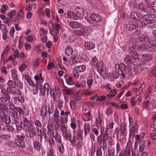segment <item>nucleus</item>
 <instances>
[{"label":"nucleus","mask_w":156,"mask_h":156,"mask_svg":"<svg viewBox=\"0 0 156 156\" xmlns=\"http://www.w3.org/2000/svg\"><path fill=\"white\" fill-rule=\"evenodd\" d=\"M62 135L63 137L67 140H70L72 144L75 145L76 143V140H82V136L81 133H79L77 131L74 130L73 132V139L71 140V134L70 132L67 130L62 133Z\"/></svg>","instance_id":"nucleus-1"},{"label":"nucleus","mask_w":156,"mask_h":156,"mask_svg":"<svg viewBox=\"0 0 156 156\" xmlns=\"http://www.w3.org/2000/svg\"><path fill=\"white\" fill-rule=\"evenodd\" d=\"M85 18L91 26L95 27L98 26L102 20L99 16L95 14H90L89 17L85 16Z\"/></svg>","instance_id":"nucleus-2"},{"label":"nucleus","mask_w":156,"mask_h":156,"mask_svg":"<svg viewBox=\"0 0 156 156\" xmlns=\"http://www.w3.org/2000/svg\"><path fill=\"white\" fill-rule=\"evenodd\" d=\"M80 30H76L74 31V33L79 36H88L92 33V29L89 27H87L82 25Z\"/></svg>","instance_id":"nucleus-3"},{"label":"nucleus","mask_w":156,"mask_h":156,"mask_svg":"<svg viewBox=\"0 0 156 156\" xmlns=\"http://www.w3.org/2000/svg\"><path fill=\"white\" fill-rule=\"evenodd\" d=\"M135 54V57H134L133 55L130 57L129 55H127L124 58L125 62L127 64H133L134 65L136 66H139L140 65L141 63L139 61L138 55L136 53Z\"/></svg>","instance_id":"nucleus-4"},{"label":"nucleus","mask_w":156,"mask_h":156,"mask_svg":"<svg viewBox=\"0 0 156 156\" xmlns=\"http://www.w3.org/2000/svg\"><path fill=\"white\" fill-rule=\"evenodd\" d=\"M1 92L2 96L0 98V101L3 103L7 105L10 102V96L7 94L6 90L5 89H2Z\"/></svg>","instance_id":"nucleus-5"},{"label":"nucleus","mask_w":156,"mask_h":156,"mask_svg":"<svg viewBox=\"0 0 156 156\" xmlns=\"http://www.w3.org/2000/svg\"><path fill=\"white\" fill-rule=\"evenodd\" d=\"M146 26V24L141 21H139L138 22L134 21L132 24H129L127 27L130 30L135 29L138 27H144Z\"/></svg>","instance_id":"nucleus-6"},{"label":"nucleus","mask_w":156,"mask_h":156,"mask_svg":"<svg viewBox=\"0 0 156 156\" xmlns=\"http://www.w3.org/2000/svg\"><path fill=\"white\" fill-rule=\"evenodd\" d=\"M34 125L33 123L30 122V123L26 126L28 131L27 136L30 138L33 137L36 134L35 131V128L34 127Z\"/></svg>","instance_id":"nucleus-7"},{"label":"nucleus","mask_w":156,"mask_h":156,"mask_svg":"<svg viewBox=\"0 0 156 156\" xmlns=\"http://www.w3.org/2000/svg\"><path fill=\"white\" fill-rule=\"evenodd\" d=\"M139 143V151L140 152H142L147 149L151 142L149 140H146L141 141Z\"/></svg>","instance_id":"nucleus-8"},{"label":"nucleus","mask_w":156,"mask_h":156,"mask_svg":"<svg viewBox=\"0 0 156 156\" xmlns=\"http://www.w3.org/2000/svg\"><path fill=\"white\" fill-rule=\"evenodd\" d=\"M59 112L57 108L55 109L52 118V122L56 125H58L60 122V116L59 115Z\"/></svg>","instance_id":"nucleus-9"},{"label":"nucleus","mask_w":156,"mask_h":156,"mask_svg":"<svg viewBox=\"0 0 156 156\" xmlns=\"http://www.w3.org/2000/svg\"><path fill=\"white\" fill-rule=\"evenodd\" d=\"M143 18L148 24L152 23L156 20V17L153 14H146L143 16Z\"/></svg>","instance_id":"nucleus-10"},{"label":"nucleus","mask_w":156,"mask_h":156,"mask_svg":"<svg viewBox=\"0 0 156 156\" xmlns=\"http://www.w3.org/2000/svg\"><path fill=\"white\" fill-rule=\"evenodd\" d=\"M25 17V13L23 10L20 8L18 10L17 13V16L15 21L19 23L20 21L23 20Z\"/></svg>","instance_id":"nucleus-11"},{"label":"nucleus","mask_w":156,"mask_h":156,"mask_svg":"<svg viewBox=\"0 0 156 156\" xmlns=\"http://www.w3.org/2000/svg\"><path fill=\"white\" fill-rule=\"evenodd\" d=\"M48 26L49 29V31L53 37V41L54 42H56L58 41V37L56 35H55L54 33V25L52 22L50 21L48 24Z\"/></svg>","instance_id":"nucleus-12"},{"label":"nucleus","mask_w":156,"mask_h":156,"mask_svg":"<svg viewBox=\"0 0 156 156\" xmlns=\"http://www.w3.org/2000/svg\"><path fill=\"white\" fill-rule=\"evenodd\" d=\"M51 96L53 97L54 100L56 99V94H60V91L58 87H55V90L53 89H51L49 91Z\"/></svg>","instance_id":"nucleus-13"},{"label":"nucleus","mask_w":156,"mask_h":156,"mask_svg":"<svg viewBox=\"0 0 156 156\" xmlns=\"http://www.w3.org/2000/svg\"><path fill=\"white\" fill-rule=\"evenodd\" d=\"M127 129L126 125L125 123H123L120 125V133L122 136H125L127 134Z\"/></svg>","instance_id":"nucleus-14"},{"label":"nucleus","mask_w":156,"mask_h":156,"mask_svg":"<svg viewBox=\"0 0 156 156\" xmlns=\"http://www.w3.org/2000/svg\"><path fill=\"white\" fill-rule=\"evenodd\" d=\"M137 124L136 123H135L134 125L132 126L131 128L129 129V136H131L133 135L135 133H137Z\"/></svg>","instance_id":"nucleus-15"},{"label":"nucleus","mask_w":156,"mask_h":156,"mask_svg":"<svg viewBox=\"0 0 156 156\" xmlns=\"http://www.w3.org/2000/svg\"><path fill=\"white\" fill-rule=\"evenodd\" d=\"M138 9L142 11L147 12L149 11L150 9V8L148 6H147L144 3L140 4L138 6Z\"/></svg>","instance_id":"nucleus-16"},{"label":"nucleus","mask_w":156,"mask_h":156,"mask_svg":"<svg viewBox=\"0 0 156 156\" xmlns=\"http://www.w3.org/2000/svg\"><path fill=\"white\" fill-rule=\"evenodd\" d=\"M69 25L73 28L78 29L80 28L82 24L77 21H72L70 22Z\"/></svg>","instance_id":"nucleus-17"},{"label":"nucleus","mask_w":156,"mask_h":156,"mask_svg":"<svg viewBox=\"0 0 156 156\" xmlns=\"http://www.w3.org/2000/svg\"><path fill=\"white\" fill-rule=\"evenodd\" d=\"M85 46L86 48L88 50H91L94 48L95 44L90 41H86L85 42Z\"/></svg>","instance_id":"nucleus-18"},{"label":"nucleus","mask_w":156,"mask_h":156,"mask_svg":"<svg viewBox=\"0 0 156 156\" xmlns=\"http://www.w3.org/2000/svg\"><path fill=\"white\" fill-rule=\"evenodd\" d=\"M14 102L16 103H23L25 101V98L22 96H16L13 98Z\"/></svg>","instance_id":"nucleus-19"},{"label":"nucleus","mask_w":156,"mask_h":156,"mask_svg":"<svg viewBox=\"0 0 156 156\" xmlns=\"http://www.w3.org/2000/svg\"><path fill=\"white\" fill-rule=\"evenodd\" d=\"M34 149L38 152H40L42 147L41 144L38 141H35L33 143Z\"/></svg>","instance_id":"nucleus-20"},{"label":"nucleus","mask_w":156,"mask_h":156,"mask_svg":"<svg viewBox=\"0 0 156 156\" xmlns=\"http://www.w3.org/2000/svg\"><path fill=\"white\" fill-rule=\"evenodd\" d=\"M67 14V18L76 20L78 19V17L76 16L75 14L70 11H68Z\"/></svg>","instance_id":"nucleus-21"},{"label":"nucleus","mask_w":156,"mask_h":156,"mask_svg":"<svg viewBox=\"0 0 156 156\" xmlns=\"http://www.w3.org/2000/svg\"><path fill=\"white\" fill-rule=\"evenodd\" d=\"M83 119L86 121H88L91 119L92 117L91 115L90 112L87 113H83L82 115Z\"/></svg>","instance_id":"nucleus-22"},{"label":"nucleus","mask_w":156,"mask_h":156,"mask_svg":"<svg viewBox=\"0 0 156 156\" xmlns=\"http://www.w3.org/2000/svg\"><path fill=\"white\" fill-rule=\"evenodd\" d=\"M15 143L19 147L23 148L25 147L24 143L20 137L17 138L15 140Z\"/></svg>","instance_id":"nucleus-23"},{"label":"nucleus","mask_w":156,"mask_h":156,"mask_svg":"<svg viewBox=\"0 0 156 156\" xmlns=\"http://www.w3.org/2000/svg\"><path fill=\"white\" fill-rule=\"evenodd\" d=\"M70 114V112L66 111L65 112V115H66L64 116V118L61 117H60V122L61 123H66L68 120V115Z\"/></svg>","instance_id":"nucleus-24"},{"label":"nucleus","mask_w":156,"mask_h":156,"mask_svg":"<svg viewBox=\"0 0 156 156\" xmlns=\"http://www.w3.org/2000/svg\"><path fill=\"white\" fill-rule=\"evenodd\" d=\"M74 68L79 73L83 72L86 69V67L84 65L76 66Z\"/></svg>","instance_id":"nucleus-25"},{"label":"nucleus","mask_w":156,"mask_h":156,"mask_svg":"<svg viewBox=\"0 0 156 156\" xmlns=\"http://www.w3.org/2000/svg\"><path fill=\"white\" fill-rule=\"evenodd\" d=\"M83 129H84V135L85 136L89 133L90 131V125L89 123H86L84 126Z\"/></svg>","instance_id":"nucleus-26"},{"label":"nucleus","mask_w":156,"mask_h":156,"mask_svg":"<svg viewBox=\"0 0 156 156\" xmlns=\"http://www.w3.org/2000/svg\"><path fill=\"white\" fill-rule=\"evenodd\" d=\"M73 50L71 47L67 46L65 49V52L66 55L69 56L73 53Z\"/></svg>","instance_id":"nucleus-27"},{"label":"nucleus","mask_w":156,"mask_h":156,"mask_svg":"<svg viewBox=\"0 0 156 156\" xmlns=\"http://www.w3.org/2000/svg\"><path fill=\"white\" fill-rule=\"evenodd\" d=\"M142 57L144 60L147 62H150L152 58V55L147 53L142 55Z\"/></svg>","instance_id":"nucleus-28"},{"label":"nucleus","mask_w":156,"mask_h":156,"mask_svg":"<svg viewBox=\"0 0 156 156\" xmlns=\"http://www.w3.org/2000/svg\"><path fill=\"white\" fill-rule=\"evenodd\" d=\"M96 122L97 126L98 127H101L102 126L104 125L102 119L100 116H99L96 119Z\"/></svg>","instance_id":"nucleus-29"},{"label":"nucleus","mask_w":156,"mask_h":156,"mask_svg":"<svg viewBox=\"0 0 156 156\" xmlns=\"http://www.w3.org/2000/svg\"><path fill=\"white\" fill-rule=\"evenodd\" d=\"M66 81L67 83L69 85H72L74 83L73 80V78L70 76L68 75H67L65 76Z\"/></svg>","instance_id":"nucleus-30"},{"label":"nucleus","mask_w":156,"mask_h":156,"mask_svg":"<svg viewBox=\"0 0 156 156\" xmlns=\"http://www.w3.org/2000/svg\"><path fill=\"white\" fill-rule=\"evenodd\" d=\"M71 123L70 124L71 127L73 130L75 129L76 127V119L74 118L71 119Z\"/></svg>","instance_id":"nucleus-31"},{"label":"nucleus","mask_w":156,"mask_h":156,"mask_svg":"<svg viewBox=\"0 0 156 156\" xmlns=\"http://www.w3.org/2000/svg\"><path fill=\"white\" fill-rule=\"evenodd\" d=\"M34 78L36 81H40L42 83H43L44 78L42 76V73H40L36 75L34 77Z\"/></svg>","instance_id":"nucleus-32"},{"label":"nucleus","mask_w":156,"mask_h":156,"mask_svg":"<svg viewBox=\"0 0 156 156\" xmlns=\"http://www.w3.org/2000/svg\"><path fill=\"white\" fill-rule=\"evenodd\" d=\"M145 136L144 133L142 132L140 133L139 135H135V139L137 142H138L140 141L141 140L143 139L144 138Z\"/></svg>","instance_id":"nucleus-33"},{"label":"nucleus","mask_w":156,"mask_h":156,"mask_svg":"<svg viewBox=\"0 0 156 156\" xmlns=\"http://www.w3.org/2000/svg\"><path fill=\"white\" fill-rule=\"evenodd\" d=\"M7 85L8 86L7 88H15L16 87L15 82L12 80H9L7 83Z\"/></svg>","instance_id":"nucleus-34"},{"label":"nucleus","mask_w":156,"mask_h":156,"mask_svg":"<svg viewBox=\"0 0 156 156\" xmlns=\"http://www.w3.org/2000/svg\"><path fill=\"white\" fill-rule=\"evenodd\" d=\"M13 88H7V92L10 93L12 94H21V92L20 90H18L19 93L18 92L16 93L15 90H13Z\"/></svg>","instance_id":"nucleus-35"},{"label":"nucleus","mask_w":156,"mask_h":156,"mask_svg":"<svg viewBox=\"0 0 156 156\" xmlns=\"http://www.w3.org/2000/svg\"><path fill=\"white\" fill-rule=\"evenodd\" d=\"M53 136L57 142L59 144L62 143V139L61 136L58 135L57 132L56 131L55 134Z\"/></svg>","instance_id":"nucleus-36"},{"label":"nucleus","mask_w":156,"mask_h":156,"mask_svg":"<svg viewBox=\"0 0 156 156\" xmlns=\"http://www.w3.org/2000/svg\"><path fill=\"white\" fill-rule=\"evenodd\" d=\"M63 63L64 65L67 66H69L71 64V61L68 59L66 57H63L62 58Z\"/></svg>","instance_id":"nucleus-37"},{"label":"nucleus","mask_w":156,"mask_h":156,"mask_svg":"<svg viewBox=\"0 0 156 156\" xmlns=\"http://www.w3.org/2000/svg\"><path fill=\"white\" fill-rule=\"evenodd\" d=\"M76 12L80 14L82 16L85 15L86 11L80 7H78L76 9Z\"/></svg>","instance_id":"nucleus-38"},{"label":"nucleus","mask_w":156,"mask_h":156,"mask_svg":"<svg viewBox=\"0 0 156 156\" xmlns=\"http://www.w3.org/2000/svg\"><path fill=\"white\" fill-rule=\"evenodd\" d=\"M36 40V38L35 36L30 35L26 37V41L29 42L34 41Z\"/></svg>","instance_id":"nucleus-39"},{"label":"nucleus","mask_w":156,"mask_h":156,"mask_svg":"<svg viewBox=\"0 0 156 156\" xmlns=\"http://www.w3.org/2000/svg\"><path fill=\"white\" fill-rule=\"evenodd\" d=\"M78 102V100L77 99H75L73 100H72L70 103V108L72 109H74L76 105V104Z\"/></svg>","instance_id":"nucleus-40"},{"label":"nucleus","mask_w":156,"mask_h":156,"mask_svg":"<svg viewBox=\"0 0 156 156\" xmlns=\"http://www.w3.org/2000/svg\"><path fill=\"white\" fill-rule=\"evenodd\" d=\"M34 123L36 126V129L38 132L39 131L40 132H41V130H40L39 128H41L42 127V124L41 122L38 120H36L35 121Z\"/></svg>","instance_id":"nucleus-41"},{"label":"nucleus","mask_w":156,"mask_h":156,"mask_svg":"<svg viewBox=\"0 0 156 156\" xmlns=\"http://www.w3.org/2000/svg\"><path fill=\"white\" fill-rule=\"evenodd\" d=\"M48 129V134L50 135H54V129L53 127L51 125H49L47 126Z\"/></svg>","instance_id":"nucleus-42"},{"label":"nucleus","mask_w":156,"mask_h":156,"mask_svg":"<svg viewBox=\"0 0 156 156\" xmlns=\"http://www.w3.org/2000/svg\"><path fill=\"white\" fill-rule=\"evenodd\" d=\"M71 59L72 63L75 65H76L80 62V60L79 58L76 56H72L71 57Z\"/></svg>","instance_id":"nucleus-43"},{"label":"nucleus","mask_w":156,"mask_h":156,"mask_svg":"<svg viewBox=\"0 0 156 156\" xmlns=\"http://www.w3.org/2000/svg\"><path fill=\"white\" fill-rule=\"evenodd\" d=\"M103 62L102 61H100L98 62V64L95 66L97 68L98 72L102 70L103 68Z\"/></svg>","instance_id":"nucleus-44"},{"label":"nucleus","mask_w":156,"mask_h":156,"mask_svg":"<svg viewBox=\"0 0 156 156\" xmlns=\"http://www.w3.org/2000/svg\"><path fill=\"white\" fill-rule=\"evenodd\" d=\"M8 6L6 5H2L1 6V13L5 14L6 11L8 10Z\"/></svg>","instance_id":"nucleus-45"},{"label":"nucleus","mask_w":156,"mask_h":156,"mask_svg":"<svg viewBox=\"0 0 156 156\" xmlns=\"http://www.w3.org/2000/svg\"><path fill=\"white\" fill-rule=\"evenodd\" d=\"M116 67H118V69L121 71L124 70L126 67V66L122 63H121L119 64H116L115 65Z\"/></svg>","instance_id":"nucleus-46"},{"label":"nucleus","mask_w":156,"mask_h":156,"mask_svg":"<svg viewBox=\"0 0 156 156\" xmlns=\"http://www.w3.org/2000/svg\"><path fill=\"white\" fill-rule=\"evenodd\" d=\"M119 128L118 127H116L114 131V133L113 134V137L114 138L116 137L117 140L118 139L119 136Z\"/></svg>","instance_id":"nucleus-47"},{"label":"nucleus","mask_w":156,"mask_h":156,"mask_svg":"<svg viewBox=\"0 0 156 156\" xmlns=\"http://www.w3.org/2000/svg\"><path fill=\"white\" fill-rule=\"evenodd\" d=\"M140 14L136 12H132L130 14L131 18L133 19H136L140 16Z\"/></svg>","instance_id":"nucleus-48"},{"label":"nucleus","mask_w":156,"mask_h":156,"mask_svg":"<svg viewBox=\"0 0 156 156\" xmlns=\"http://www.w3.org/2000/svg\"><path fill=\"white\" fill-rule=\"evenodd\" d=\"M125 72L128 75L130 74L131 73V67L129 65L126 66L125 68L124 69Z\"/></svg>","instance_id":"nucleus-49"},{"label":"nucleus","mask_w":156,"mask_h":156,"mask_svg":"<svg viewBox=\"0 0 156 156\" xmlns=\"http://www.w3.org/2000/svg\"><path fill=\"white\" fill-rule=\"evenodd\" d=\"M16 11L15 10H12L8 13V16L9 18H12L15 16Z\"/></svg>","instance_id":"nucleus-50"},{"label":"nucleus","mask_w":156,"mask_h":156,"mask_svg":"<svg viewBox=\"0 0 156 156\" xmlns=\"http://www.w3.org/2000/svg\"><path fill=\"white\" fill-rule=\"evenodd\" d=\"M11 73L13 79L16 80L17 79V74L15 70H12L11 71Z\"/></svg>","instance_id":"nucleus-51"},{"label":"nucleus","mask_w":156,"mask_h":156,"mask_svg":"<svg viewBox=\"0 0 156 156\" xmlns=\"http://www.w3.org/2000/svg\"><path fill=\"white\" fill-rule=\"evenodd\" d=\"M54 32H55L56 34H58L59 33V30L60 28V25L58 23H56L55 27L54 26Z\"/></svg>","instance_id":"nucleus-52"},{"label":"nucleus","mask_w":156,"mask_h":156,"mask_svg":"<svg viewBox=\"0 0 156 156\" xmlns=\"http://www.w3.org/2000/svg\"><path fill=\"white\" fill-rule=\"evenodd\" d=\"M58 150L60 153L61 154L63 153L64 151V147L63 144L61 143L59 144L58 145Z\"/></svg>","instance_id":"nucleus-53"},{"label":"nucleus","mask_w":156,"mask_h":156,"mask_svg":"<svg viewBox=\"0 0 156 156\" xmlns=\"http://www.w3.org/2000/svg\"><path fill=\"white\" fill-rule=\"evenodd\" d=\"M44 87L45 90H46L47 95H48L49 94V90L50 91L51 89L50 85L48 83H46L44 84Z\"/></svg>","instance_id":"nucleus-54"},{"label":"nucleus","mask_w":156,"mask_h":156,"mask_svg":"<svg viewBox=\"0 0 156 156\" xmlns=\"http://www.w3.org/2000/svg\"><path fill=\"white\" fill-rule=\"evenodd\" d=\"M127 151L126 156H137L134 153L133 150L130 149Z\"/></svg>","instance_id":"nucleus-55"},{"label":"nucleus","mask_w":156,"mask_h":156,"mask_svg":"<svg viewBox=\"0 0 156 156\" xmlns=\"http://www.w3.org/2000/svg\"><path fill=\"white\" fill-rule=\"evenodd\" d=\"M40 34L41 36L47 35V31L43 28H41L40 30Z\"/></svg>","instance_id":"nucleus-56"},{"label":"nucleus","mask_w":156,"mask_h":156,"mask_svg":"<svg viewBox=\"0 0 156 156\" xmlns=\"http://www.w3.org/2000/svg\"><path fill=\"white\" fill-rule=\"evenodd\" d=\"M99 72L101 73L102 77L104 79H105L108 76L107 72L104 71L103 70L100 71Z\"/></svg>","instance_id":"nucleus-57"},{"label":"nucleus","mask_w":156,"mask_h":156,"mask_svg":"<svg viewBox=\"0 0 156 156\" xmlns=\"http://www.w3.org/2000/svg\"><path fill=\"white\" fill-rule=\"evenodd\" d=\"M72 73L74 77L75 78L77 79L79 77V73L76 71L74 68L73 70Z\"/></svg>","instance_id":"nucleus-58"},{"label":"nucleus","mask_w":156,"mask_h":156,"mask_svg":"<svg viewBox=\"0 0 156 156\" xmlns=\"http://www.w3.org/2000/svg\"><path fill=\"white\" fill-rule=\"evenodd\" d=\"M15 110L17 112H19L20 115L22 114H23L24 113V111L19 107H16L15 108Z\"/></svg>","instance_id":"nucleus-59"},{"label":"nucleus","mask_w":156,"mask_h":156,"mask_svg":"<svg viewBox=\"0 0 156 156\" xmlns=\"http://www.w3.org/2000/svg\"><path fill=\"white\" fill-rule=\"evenodd\" d=\"M98 61L97 58L95 57H94L92 59L91 63L92 65L95 67V66L98 64Z\"/></svg>","instance_id":"nucleus-60"},{"label":"nucleus","mask_w":156,"mask_h":156,"mask_svg":"<svg viewBox=\"0 0 156 156\" xmlns=\"http://www.w3.org/2000/svg\"><path fill=\"white\" fill-rule=\"evenodd\" d=\"M22 120L23 122V125L24 126H26L30 123L28 120L24 117H23Z\"/></svg>","instance_id":"nucleus-61"},{"label":"nucleus","mask_w":156,"mask_h":156,"mask_svg":"<svg viewBox=\"0 0 156 156\" xmlns=\"http://www.w3.org/2000/svg\"><path fill=\"white\" fill-rule=\"evenodd\" d=\"M27 65L25 63H22L19 67V70L21 72L23 71L26 68Z\"/></svg>","instance_id":"nucleus-62"},{"label":"nucleus","mask_w":156,"mask_h":156,"mask_svg":"<svg viewBox=\"0 0 156 156\" xmlns=\"http://www.w3.org/2000/svg\"><path fill=\"white\" fill-rule=\"evenodd\" d=\"M39 65V60L38 58L36 59L35 61L33 63L32 65L34 67L36 68L38 67Z\"/></svg>","instance_id":"nucleus-63"},{"label":"nucleus","mask_w":156,"mask_h":156,"mask_svg":"<svg viewBox=\"0 0 156 156\" xmlns=\"http://www.w3.org/2000/svg\"><path fill=\"white\" fill-rule=\"evenodd\" d=\"M47 154L48 156H55L53 154V149L51 148H49Z\"/></svg>","instance_id":"nucleus-64"}]
</instances>
